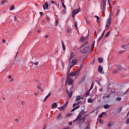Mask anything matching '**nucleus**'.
<instances>
[{
    "label": "nucleus",
    "instance_id": "49",
    "mask_svg": "<svg viewBox=\"0 0 129 129\" xmlns=\"http://www.w3.org/2000/svg\"><path fill=\"white\" fill-rule=\"evenodd\" d=\"M62 13L63 14H66V9L62 10Z\"/></svg>",
    "mask_w": 129,
    "mask_h": 129
},
{
    "label": "nucleus",
    "instance_id": "39",
    "mask_svg": "<svg viewBox=\"0 0 129 129\" xmlns=\"http://www.w3.org/2000/svg\"><path fill=\"white\" fill-rule=\"evenodd\" d=\"M61 5H62L63 8L64 9V10H66V6H65V5H64V2H62L61 3Z\"/></svg>",
    "mask_w": 129,
    "mask_h": 129
},
{
    "label": "nucleus",
    "instance_id": "1",
    "mask_svg": "<svg viewBox=\"0 0 129 129\" xmlns=\"http://www.w3.org/2000/svg\"><path fill=\"white\" fill-rule=\"evenodd\" d=\"M111 24V17L109 18L106 22L105 30H108Z\"/></svg>",
    "mask_w": 129,
    "mask_h": 129
},
{
    "label": "nucleus",
    "instance_id": "2",
    "mask_svg": "<svg viewBox=\"0 0 129 129\" xmlns=\"http://www.w3.org/2000/svg\"><path fill=\"white\" fill-rule=\"evenodd\" d=\"M101 5L103 13H104V11H105V7H106V0H102Z\"/></svg>",
    "mask_w": 129,
    "mask_h": 129
},
{
    "label": "nucleus",
    "instance_id": "20",
    "mask_svg": "<svg viewBox=\"0 0 129 129\" xmlns=\"http://www.w3.org/2000/svg\"><path fill=\"white\" fill-rule=\"evenodd\" d=\"M95 18H96V22L97 23V24H99V17L97 16H95Z\"/></svg>",
    "mask_w": 129,
    "mask_h": 129
},
{
    "label": "nucleus",
    "instance_id": "11",
    "mask_svg": "<svg viewBox=\"0 0 129 129\" xmlns=\"http://www.w3.org/2000/svg\"><path fill=\"white\" fill-rule=\"evenodd\" d=\"M57 106H58V105H57V103H53L52 104L51 107L52 108L54 109V108H57Z\"/></svg>",
    "mask_w": 129,
    "mask_h": 129
},
{
    "label": "nucleus",
    "instance_id": "57",
    "mask_svg": "<svg viewBox=\"0 0 129 129\" xmlns=\"http://www.w3.org/2000/svg\"><path fill=\"white\" fill-rule=\"evenodd\" d=\"M74 66V64H72L70 66V69H71V68H72V67H73Z\"/></svg>",
    "mask_w": 129,
    "mask_h": 129
},
{
    "label": "nucleus",
    "instance_id": "3",
    "mask_svg": "<svg viewBox=\"0 0 129 129\" xmlns=\"http://www.w3.org/2000/svg\"><path fill=\"white\" fill-rule=\"evenodd\" d=\"M76 75H78V72H72L71 74H70L68 75L67 81H68V79H69V78H70V76H76Z\"/></svg>",
    "mask_w": 129,
    "mask_h": 129
},
{
    "label": "nucleus",
    "instance_id": "17",
    "mask_svg": "<svg viewBox=\"0 0 129 129\" xmlns=\"http://www.w3.org/2000/svg\"><path fill=\"white\" fill-rule=\"evenodd\" d=\"M81 102V101H79L77 103H75L73 105V107H75V106H77V105H79L80 103Z\"/></svg>",
    "mask_w": 129,
    "mask_h": 129
},
{
    "label": "nucleus",
    "instance_id": "63",
    "mask_svg": "<svg viewBox=\"0 0 129 129\" xmlns=\"http://www.w3.org/2000/svg\"><path fill=\"white\" fill-rule=\"evenodd\" d=\"M69 125H72V122H69Z\"/></svg>",
    "mask_w": 129,
    "mask_h": 129
},
{
    "label": "nucleus",
    "instance_id": "41",
    "mask_svg": "<svg viewBox=\"0 0 129 129\" xmlns=\"http://www.w3.org/2000/svg\"><path fill=\"white\" fill-rule=\"evenodd\" d=\"M84 65V62H82L80 66V68H82L83 67V66Z\"/></svg>",
    "mask_w": 129,
    "mask_h": 129
},
{
    "label": "nucleus",
    "instance_id": "8",
    "mask_svg": "<svg viewBox=\"0 0 129 129\" xmlns=\"http://www.w3.org/2000/svg\"><path fill=\"white\" fill-rule=\"evenodd\" d=\"M67 91L69 96V98H71V97L72 96V94H73V91H70V92L69 91H68V90H67Z\"/></svg>",
    "mask_w": 129,
    "mask_h": 129
},
{
    "label": "nucleus",
    "instance_id": "24",
    "mask_svg": "<svg viewBox=\"0 0 129 129\" xmlns=\"http://www.w3.org/2000/svg\"><path fill=\"white\" fill-rule=\"evenodd\" d=\"M80 99H81V96H78L77 97V98H76L75 101H78V100H80Z\"/></svg>",
    "mask_w": 129,
    "mask_h": 129
},
{
    "label": "nucleus",
    "instance_id": "55",
    "mask_svg": "<svg viewBox=\"0 0 129 129\" xmlns=\"http://www.w3.org/2000/svg\"><path fill=\"white\" fill-rule=\"evenodd\" d=\"M68 33H70L71 32V29H68L67 30Z\"/></svg>",
    "mask_w": 129,
    "mask_h": 129
},
{
    "label": "nucleus",
    "instance_id": "56",
    "mask_svg": "<svg viewBox=\"0 0 129 129\" xmlns=\"http://www.w3.org/2000/svg\"><path fill=\"white\" fill-rule=\"evenodd\" d=\"M85 129H90V126H89V125H88Z\"/></svg>",
    "mask_w": 129,
    "mask_h": 129
},
{
    "label": "nucleus",
    "instance_id": "35",
    "mask_svg": "<svg viewBox=\"0 0 129 129\" xmlns=\"http://www.w3.org/2000/svg\"><path fill=\"white\" fill-rule=\"evenodd\" d=\"M69 102L68 101H67L64 104V105H63V106L66 108V107H67V105L68 104Z\"/></svg>",
    "mask_w": 129,
    "mask_h": 129
},
{
    "label": "nucleus",
    "instance_id": "23",
    "mask_svg": "<svg viewBox=\"0 0 129 129\" xmlns=\"http://www.w3.org/2000/svg\"><path fill=\"white\" fill-rule=\"evenodd\" d=\"M98 60L99 63H102L103 61V58L99 57L98 58Z\"/></svg>",
    "mask_w": 129,
    "mask_h": 129
},
{
    "label": "nucleus",
    "instance_id": "14",
    "mask_svg": "<svg viewBox=\"0 0 129 129\" xmlns=\"http://www.w3.org/2000/svg\"><path fill=\"white\" fill-rule=\"evenodd\" d=\"M74 57V53L73 52H72L70 57V59H69L70 62L71 61V60L73 59Z\"/></svg>",
    "mask_w": 129,
    "mask_h": 129
},
{
    "label": "nucleus",
    "instance_id": "31",
    "mask_svg": "<svg viewBox=\"0 0 129 129\" xmlns=\"http://www.w3.org/2000/svg\"><path fill=\"white\" fill-rule=\"evenodd\" d=\"M88 102L89 103H92L93 102V100H92V99L90 98L88 100Z\"/></svg>",
    "mask_w": 129,
    "mask_h": 129
},
{
    "label": "nucleus",
    "instance_id": "12",
    "mask_svg": "<svg viewBox=\"0 0 129 129\" xmlns=\"http://www.w3.org/2000/svg\"><path fill=\"white\" fill-rule=\"evenodd\" d=\"M121 48H122V49H124V50H127V49H128V46H127V45L125 44V45H123L121 46Z\"/></svg>",
    "mask_w": 129,
    "mask_h": 129
},
{
    "label": "nucleus",
    "instance_id": "18",
    "mask_svg": "<svg viewBox=\"0 0 129 129\" xmlns=\"http://www.w3.org/2000/svg\"><path fill=\"white\" fill-rule=\"evenodd\" d=\"M59 119H62V116H61V113H59V114L56 118L57 120H59Z\"/></svg>",
    "mask_w": 129,
    "mask_h": 129
},
{
    "label": "nucleus",
    "instance_id": "27",
    "mask_svg": "<svg viewBox=\"0 0 129 129\" xmlns=\"http://www.w3.org/2000/svg\"><path fill=\"white\" fill-rule=\"evenodd\" d=\"M110 106L109 105H104V108H105V109H107V108H109Z\"/></svg>",
    "mask_w": 129,
    "mask_h": 129
},
{
    "label": "nucleus",
    "instance_id": "7",
    "mask_svg": "<svg viewBox=\"0 0 129 129\" xmlns=\"http://www.w3.org/2000/svg\"><path fill=\"white\" fill-rule=\"evenodd\" d=\"M98 71L101 74H104V72H103V68L100 65L98 66Z\"/></svg>",
    "mask_w": 129,
    "mask_h": 129
},
{
    "label": "nucleus",
    "instance_id": "42",
    "mask_svg": "<svg viewBox=\"0 0 129 129\" xmlns=\"http://www.w3.org/2000/svg\"><path fill=\"white\" fill-rule=\"evenodd\" d=\"M86 45H87V42H86L85 44L82 45L80 47V49H82V48H83V47H84V46H85Z\"/></svg>",
    "mask_w": 129,
    "mask_h": 129
},
{
    "label": "nucleus",
    "instance_id": "38",
    "mask_svg": "<svg viewBox=\"0 0 129 129\" xmlns=\"http://www.w3.org/2000/svg\"><path fill=\"white\" fill-rule=\"evenodd\" d=\"M6 3H8V1H7V0L3 1L2 2V5H5V4H6Z\"/></svg>",
    "mask_w": 129,
    "mask_h": 129
},
{
    "label": "nucleus",
    "instance_id": "36",
    "mask_svg": "<svg viewBox=\"0 0 129 129\" xmlns=\"http://www.w3.org/2000/svg\"><path fill=\"white\" fill-rule=\"evenodd\" d=\"M120 100H121V98H120V97H117L116 98V101H120Z\"/></svg>",
    "mask_w": 129,
    "mask_h": 129
},
{
    "label": "nucleus",
    "instance_id": "52",
    "mask_svg": "<svg viewBox=\"0 0 129 129\" xmlns=\"http://www.w3.org/2000/svg\"><path fill=\"white\" fill-rule=\"evenodd\" d=\"M14 21H15V22H17V16H14Z\"/></svg>",
    "mask_w": 129,
    "mask_h": 129
},
{
    "label": "nucleus",
    "instance_id": "33",
    "mask_svg": "<svg viewBox=\"0 0 129 129\" xmlns=\"http://www.w3.org/2000/svg\"><path fill=\"white\" fill-rule=\"evenodd\" d=\"M119 13H120V10L119 9L117 10V11L116 13V16L117 17V16H118V15H119Z\"/></svg>",
    "mask_w": 129,
    "mask_h": 129
},
{
    "label": "nucleus",
    "instance_id": "26",
    "mask_svg": "<svg viewBox=\"0 0 129 129\" xmlns=\"http://www.w3.org/2000/svg\"><path fill=\"white\" fill-rule=\"evenodd\" d=\"M66 108L64 106H63L58 107V109H59V110H63V109H65Z\"/></svg>",
    "mask_w": 129,
    "mask_h": 129
},
{
    "label": "nucleus",
    "instance_id": "21",
    "mask_svg": "<svg viewBox=\"0 0 129 129\" xmlns=\"http://www.w3.org/2000/svg\"><path fill=\"white\" fill-rule=\"evenodd\" d=\"M85 40H86V38L84 37H82L80 39V41L81 42H84V41H85Z\"/></svg>",
    "mask_w": 129,
    "mask_h": 129
},
{
    "label": "nucleus",
    "instance_id": "37",
    "mask_svg": "<svg viewBox=\"0 0 129 129\" xmlns=\"http://www.w3.org/2000/svg\"><path fill=\"white\" fill-rule=\"evenodd\" d=\"M112 123L111 122H109L107 124V126H108L109 127H110L112 125Z\"/></svg>",
    "mask_w": 129,
    "mask_h": 129
},
{
    "label": "nucleus",
    "instance_id": "40",
    "mask_svg": "<svg viewBox=\"0 0 129 129\" xmlns=\"http://www.w3.org/2000/svg\"><path fill=\"white\" fill-rule=\"evenodd\" d=\"M99 122L100 123H101V124H102V123H103V120H102V119H99Z\"/></svg>",
    "mask_w": 129,
    "mask_h": 129
},
{
    "label": "nucleus",
    "instance_id": "43",
    "mask_svg": "<svg viewBox=\"0 0 129 129\" xmlns=\"http://www.w3.org/2000/svg\"><path fill=\"white\" fill-rule=\"evenodd\" d=\"M125 52V50H121L119 52V54H122V53H124Z\"/></svg>",
    "mask_w": 129,
    "mask_h": 129
},
{
    "label": "nucleus",
    "instance_id": "34",
    "mask_svg": "<svg viewBox=\"0 0 129 129\" xmlns=\"http://www.w3.org/2000/svg\"><path fill=\"white\" fill-rule=\"evenodd\" d=\"M110 35V31H108L105 35V37L107 38L108 37V35Z\"/></svg>",
    "mask_w": 129,
    "mask_h": 129
},
{
    "label": "nucleus",
    "instance_id": "51",
    "mask_svg": "<svg viewBox=\"0 0 129 129\" xmlns=\"http://www.w3.org/2000/svg\"><path fill=\"white\" fill-rule=\"evenodd\" d=\"M63 129H71V128L70 126H67V127L63 128Z\"/></svg>",
    "mask_w": 129,
    "mask_h": 129
},
{
    "label": "nucleus",
    "instance_id": "6",
    "mask_svg": "<svg viewBox=\"0 0 129 129\" xmlns=\"http://www.w3.org/2000/svg\"><path fill=\"white\" fill-rule=\"evenodd\" d=\"M90 47L87 46L84 48L83 50H81V53H83L84 54H86L87 52L89 50Z\"/></svg>",
    "mask_w": 129,
    "mask_h": 129
},
{
    "label": "nucleus",
    "instance_id": "48",
    "mask_svg": "<svg viewBox=\"0 0 129 129\" xmlns=\"http://www.w3.org/2000/svg\"><path fill=\"white\" fill-rule=\"evenodd\" d=\"M81 69H82L81 68H79L78 71L77 72H78V74H79V72H80V70H81Z\"/></svg>",
    "mask_w": 129,
    "mask_h": 129
},
{
    "label": "nucleus",
    "instance_id": "30",
    "mask_svg": "<svg viewBox=\"0 0 129 129\" xmlns=\"http://www.w3.org/2000/svg\"><path fill=\"white\" fill-rule=\"evenodd\" d=\"M85 21H86V24L88 26V25H89V24L90 23V21L86 18H85Z\"/></svg>",
    "mask_w": 129,
    "mask_h": 129
},
{
    "label": "nucleus",
    "instance_id": "29",
    "mask_svg": "<svg viewBox=\"0 0 129 129\" xmlns=\"http://www.w3.org/2000/svg\"><path fill=\"white\" fill-rule=\"evenodd\" d=\"M112 73H113V74H116L117 73H118V70L117 69V70H113V71H112Z\"/></svg>",
    "mask_w": 129,
    "mask_h": 129
},
{
    "label": "nucleus",
    "instance_id": "53",
    "mask_svg": "<svg viewBox=\"0 0 129 129\" xmlns=\"http://www.w3.org/2000/svg\"><path fill=\"white\" fill-rule=\"evenodd\" d=\"M34 65L37 66V65H38V64H39V61H37V62H34Z\"/></svg>",
    "mask_w": 129,
    "mask_h": 129
},
{
    "label": "nucleus",
    "instance_id": "9",
    "mask_svg": "<svg viewBox=\"0 0 129 129\" xmlns=\"http://www.w3.org/2000/svg\"><path fill=\"white\" fill-rule=\"evenodd\" d=\"M77 63V60L76 59H73L72 61H69V64H73L75 65Z\"/></svg>",
    "mask_w": 129,
    "mask_h": 129
},
{
    "label": "nucleus",
    "instance_id": "62",
    "mask_svg": "<svg viewBox=\"0 0 129 129\" xmlns=\"http://www.w3.org/2000/svg\"><path fill=\"white\" fill-rule=\"evenodd\" d=\"M15 121H16V122H19V119L18 118L15 119Z\"/></svg>",
    "mask_w": 129,
    "mask_h": 129
},
{
    "label": "nucleus",
    "instance_id": "54",
    "mask_svg": "<svg viewBox=\"0 0 129 129\" xmlns=\"http://www.w3.org/2000/svg\"><path fill=\"white\" fill-rule=\"evenodd\" d=\"M21 104H22V105H25V102H24V101H22Z\"/></svg>",
    "mask_w": 129,
    "mask_h": 129
},
{
    "label": "nucleus",
    "instance_id": "28",
    "mask_svg": "<svg viewBox=\"0 0 129 129\" xmlns=\"http://www.w3.org/2000/svg\"><path fill=\"white\" fill-rule=\"evenodd\" d=\"M93 85H94L93 83H92L90 89H89V91H91V90H92V89H93Z\"/></svg>",
    "mask_w": 129,
    "mask_h": 129
},
{
    "label": "nucleus",
    "instance_id": "58",
    "mask_svg": "<svg viewBox=\"0 0 129 129\" xmlns=\"http://www.w3.org/2000/svg\"><path fill=\"white\" fill-rule=\"evenodd\" d=\"M39 14H40L41 17H42L43 16V12H39Z\"/></svg>",
    "mask_w": 129,
    "mask_h": 129
},
{
    "label": "nucleus",
    "instance_id": "32",
    "mask_svg": "<svg viewBox=\"0 0 129 129\" xmlns=\"http://www.w3.org/2000/svg\"><path fill=\"white\" fill-rule=\"evenodd\" d=\"M95 44V41H94L92 45V46H91V48H92V50H91V52H92L93 51V48H94V45Z\"/></svg>",
    "mask_w": 129,
    "mask_h": 129
},
{
    "label": "nucleus",
    "instance_id": "44",
    "mask_svg": "<svg viewBox=\"0 0 129 129\" xmlns=\"http://www.w3.org/2000/svg\"><path fill=\"white\" fill-rule=\"evenodd\" d=\"M75 28H76V29H77V22L75 21Z\"/></svg>",
    "mask_w": 129,
    "mask_h": 129
},
{
    "label": "nucleus",
    "instance_id": "47",
    "mask_svg": "<svg viewBox=\"0 0 129 129\" xmlns=\"http://www.w3.org/2000/svg\"><path fill=\"white\" fill-rule=\"evenodd\" d=\"M49 97L47 95L45 98H44V102H45V101H46V99L48 98Z\"/></svg>",
    "mask_w": 129,
    "mask_h": 129
},
{
    "label": "nucleus",
    "instance_id": "50",
    "mask_svg": "<svg viewBox=\"0 0 129 129\" xmlns=\"http://www.w3.org/2000/svg\"><path fill=\"white\" fill-rule=\"evenodd\" d=\"M74 16H75V11L73 12V15H72L73 18H74Z\"/></svg>",
    "mask_w": 129,
    "mask_h": 129
},
{
    "label": "nucleus",
    "instance_id": "25",
    "mask_svg": "<svg viewBox=\"0 0 129 129\" xmlns=\"http://www.w3.org/2000/svg\"><path fill=\"white\" fill-rule=\"evenodd\" d=\"M15 6L12 5L10 8V11H13V10H15Z\"/></svg>",
    "mask_w": 129,
    "mask_h": 129
},
{
    "label": "nucleus",
    "instance_id": "45",
    "mask_svg": "<svg viewBox=\"0 0 129 129\" xmlns=\"http://www.w3.org/2000/svg\"><path fill=\"white\" fill-rule=\"evenodd\" d=\"M14 78H11L10 80L9 81V82L11 83V82H14Z\"/></svg>",
    "mask_w": 129,
    "mask_h": 129
},
{
    "label": "nucleus",
    "instance_id": "60",
    "mask_svg": "<svg viewBox=\"0 0 129 129\" xmlns=\"http://www.w3.org/2000/svg\"><path fill=\"white\" fill-rule=\"evenodd\" d=\"M80 107V106H78L77 107H75V108L76 110V109H78V108H79Z\"/></svg>",
    "mask_w": 129,
    "mask_h": 129
},
{
    "label": "nucleus",
    "instance_id": "46",
    "mask_svg": "<svg viewBox=\"0 0 129 129\" xmlns=\"http://www.w3.org/2000/svg\"><path fill=\"white\" fill-rule=\"evenodd\" d=\"M90 92V91H89V90L88 91V92L86 93V95L87 96H88V95H89Z\"/></svg>",
    "mask_w": 129,
    "mask_h": 129
},
{
    "label": "nucleus",
    "instance_id": "5",
    "mask_svg": "<svg viewBox=\"0 0 129 129\" xmlns=\"http://www.w3.org/2000/svg\"><path fill=\"white\" fill-rule=\"evenodd\" d=\"M82 116V115L81 114V113H80L77 116V118L75 120H74L73 122H76V121H81V117Z\"/></svg>",
    "mask_w": 129,
    "mask_h": 129
},
{
    "label": "nucleus",
    "instance_id": "13",
    "mask_svg": "<svg viewBox=\"0 0 129 129\" xmlns=\"http://www.w3.org/2000/svg\"><path fill=\"white\" fill-rule=\"evenodd\" d=\"M48 6H49V5H48V3H45V5H43V6H42V7H43V9H44V10H46V9H48Z\"/></svg>",
    "mask_w": 129,
    "mask_h": 129
},
{
    "label": "nucleus",
    "instance_id": "10",
    "mask_svg": "<svg viewBox=\"0 0 129 129\" xmlns=\"http://www.w3.org/2000/svg\"><path fill=\"white\" fill-rule=\"evenodd\" d=\"M73 12H75V14L77 15V14H78V13H80V12H81L80 8H79L78 9H75Z\"/></svg>",
    "mask_w": 129,
    "mask_h": 129
},
{
    "label": "nucleus",
    "instance_id": "64",
    "mask_svg": "<svg viewBox=\"0 0 129 129\" xmlns=\"http://www.w3.org/2000/svg\"><path fill=\"white\" fill-rule=\"evenodd\" d=\"M37 88L38 89H41V87L40 86H37Z\"/></svg>",
    "mask_w": 129,
    "mask_h": 129
},
{
    "label": "nucleus",
    "instance_id": "19",
    "mask_svg": "<svg viewBox=\"0 0 129 129\" xmlns=\"http://www.w3.org/2000/svg\"><path fill=\"white\" fill-rule=\"evenodd\" d=\"M61 44H62V47L63 50V51H65L66 50V47H65V45H64V42H63V41L61 40Z\"/></svg>",
    "mask_w": 129,
    "mask_h": 129
},
{
    "label": "nucleus",
    "instance_id": "22",
    "mask_svg": "<svg viewBox=\"0 0 129 129\" xmlns=\"http://www.w3.org/2000/svg\"><path fill=\"white\" fill-rule=\"evenodd\" d=\"M106 114V113L104 112H102L101 114H100L99 117L100 118H101V117H102L103 116V114Z\"/></svg>",
    "mask_w": 129,
    "mask_h": 129
},
{
    "label": "nucleus",
    "instance_id": "4",
    "mask_svg": "<svg viewBox=\"0 0 129 129\" xmlns=\"http://www.w3.org/2000/svg\"><path fill=\"white\" fill-rule=\"evenodd\" d=\"M72 83H73V79H70L69 78L67 81V78L66 82V86H67V84H69V85H72Z\"/></svg>",
    "mask_w": 129,
    "mask_h": 129
},
{
    "label": "nucleus",
    "instance_id": "61",
    "mask_svg": "<svg viewBox=\"0 0 129 129\" xmlns=\"http://www.w3.org/2000/svg\"><path fill=\"white\" fill-rule=\"evenodd\" d=\"M55 23H56V26H57L58 25V20H56Z\"/></svg>",
    "mask_w": 129,
    "mask_h": 129
},
{
    "label": "nucleus",
    "instance_id": "59",
    "mask_svg": "<svg viewBox=\"0 0 129 129\" xmlns=\"http://www.w3.org/2000/svg\"><path fill=\"white\" fill-rule=\"evenodd\" d=\"M75 110H76V109H75V108H74V109H73L71 111L72 112H73V111H75Z\"/></svg>",
    "mask_w": 129,
    "mask_h": 129
},
{
    "label": "nucleus",
    "instance_id": "16",
    "mask_svg": "<svg viewBox=\"0 0 129 129\" xmlns=\"http://www.w3.org/2000/svg\"><path fill=\"white\" fill-rule=\"evenodd\" d=\"M116 69H117V70L119 71V70H121V69H122V66H120V65H117L116 67Z\"/></svg>",
    "mask_w": 129,
    "mask_h": 129
},
{
    "label": "nucleus",
    "instance_id": "15",
    "mask_svg": "<svg viewBox=\"0 0 129 129\" xmlns=\"http://www.w3.org/2000/svg\"><path fill=\"white\" fill-rule=\"evenodd\" d=\"M104 32H105V30H104L103 32V33L102 34L101 37L98 39L97 42H99V41H100V40H101V39H102V37H103V35H104Z\"/></svg>",
    "mask_w": 129,
    "mask_h": 129
}]
</instances>
